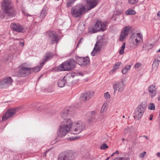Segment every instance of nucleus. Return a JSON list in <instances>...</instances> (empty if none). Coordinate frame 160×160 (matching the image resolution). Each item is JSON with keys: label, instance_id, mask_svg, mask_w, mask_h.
<instances>
[{"label": "nucleus", "instance_id": "obj_1", "mask_svg": "<svg viewBox=\"0 0 160 160\" xmlns=\"http://www.w3.org/2000/svg\"><path fill=\"white\" fill-rule=\"evenodd\" d=\"M76 62L72 59L67 60L58 67L57 69L59 71H70L74 68Z\"/></svg>", "mask_w": 160, "mask_h": 160}, {"label": "nucleus", "instance_id": "obj_2", "mask_svg": "<svg viewBox=\"0 0 160 160\" xmlns=\"http://www.w3.org/2000/svg\"><path fill=\"white\" fill-rule=\"evenodd\" d=\"M86 12L85 7L82 5L78 4L73 7L71 10V13L73 17H80Z\"/></svg>", "mask_w": 160, "mask_h": 160}, {"label": "nucleus", "instance_id": "obj_3", "mask_svg": "<svg viewBox=\"0 0 160 160\" xmlns=\"http://www.w3.org/2000/svg\"><path fill=\"white\" fill-rule=\"evenodd\" d=\"M85 127V124L82 122L80 121L75 122L73 123L70 133L73 134H79L83 130Z\"/></svg>", "mask_w": 160, "mask_h": 160}, {"label": "nucleus", "instance_id": "obj_4", "mask_svg": "<svg viewBox=\"0 0 160 160\" xmlns=\"http://www.w3.org/2000/svg\"><path fill=\"white\" fill-rule=\"evenodd\" d=\"M2 8L8 16H12L14 15V10L12 8L11 0H3Z\"/></svg>", "mask_w": 160, "mask_h": 160}, {"label": "nucleus", "instance_id": "obj_5", "mask_svg": "<svg viewBox=\"0 0 160 160\" xmlns=\"http://www.w3.org/2000/svg\"><path fill=\"white\" fill-rule=\"evenodd\" d=\"M105 24L99 20L97 21L94 26L88 28L89 32L94 33L99 31H104L106 29Z\"/></svg>", "mask_w": 160, "mask_h": 160}, {"label": "nucleus", "instance_id": "obj_6", "mask_svg": "<svg viewBox=\"0 0 160 160\" xmlns=\"http://www.w3.org/2000/svg\"><path fill=\"white\" fill-rule=\"evenodd\" d=\"M147 105L145 103L143 102L136 109L134 116L135 119L139 120L141 118L146 110Z\"/></svg>", "mask_w": 160, "mask_h": 160}, {"label": "nucleus", "instance_id": "obj_7", "mask_svg": "<svg viewBox=\"0 0 160 160\" xmlns=\"http://www.w3.org/2000/svg\"><path fill=\"white\" fill-rule=\"evenodd\" d=\"M74 155L72 151H64L59 155L58 160H72Z\"/></svg>", "mask_w": 160, "mask_h": 160}, {"label": "nucleus", "instance_id": "obj_8", "mask_svg": "<svg viewBox=\"0 0 160 160\" xmlns=\"http://www.w3.org/2000/svg\"><path fill=\"white\" fill-rule=\"evenodd\" d=\"M13 80L10 77H6L3 78L0 82V88H5L11 85Z\"/></svg>", "mask_w": 160, "mask_h": 160}, {"label": "nucleus", "instance_id": "obj_9", "mask_svg": "<svg viewBox=\"0 0 160 160\" xmlns=\"http://www.w3.org/2000/svg\"><path fill=\"white\" fill-rule=\"evenodd\" d=\"M31 72L32 70L31 69V68L25 67L22 66L19 68L18 74L19 77H24L29 75Z\"/></svg>", "mask_w": 160, "mask_h": 160}, {"label": "nucleus", "instance_id": "obj_10", "mask_svg": "<svg viewBox=\"0 0 160 160\" xmlns=\"http://www.w3.org/2000/svg\"><path fill=\"white\" fill-rule=\"evenodd\" d=\"M76 62L82 67H85L89 63V59L88 56L85 58L76 57Z\"/></svg>", "mask_w": 160, "mask_h": 160}, {"label": "nucleus", "instance_id": "obj_11", "mask_svg": "<svg viewBox=\"0 0 160 160\" xmlns=\"http://www.w3.org/2000/svg\"><path fill=\"white\" fill-rule=\"evenodd\" d=\"M47 35L49 37L48 40L51 42V44L58 43L59 39L54 31H48L47 32Z\"/></svg>", "mask_w": 160, "mask_h": 160}, {"label": "nucleus", "instance_id": "obj_12", "mask_svg": "<svg viewBox=\"0 0 160 160\" xmlns=\"http://www.w3.org/2000/svg\"><path fill=\"white\" fill-rule=\"evenodd\" d=\"M134 44L138 45L139 43L143 42L142 35L140 33H137L132 34L130 37Z\"/></svg>", "mask_w": 160, "mask_h": 160}, {"label": "nucleus", "instance_id": "obj_13", "mask_svg": "<svg viewBox=\"0 0 160 160\" xmlns=\"http://www.w3.org/2000/svg\"><path fill=\"white\" fill-rule=\"evenodd\" d=\"M18 108L9 109L3 115L2 118V120L5 121L9 118H12L13 115L18 111Z\"/></svg>", "mask_w": 160, "mask_h": 160}, {"label": "nucleus", "instance_id": "obj_14", "mask_svg": "<svg viewBox=\"0 0 160 160\" xmlns=\"http://www.w3.org/2000/svg\"><path fill=\"white\" fill-rule=\"evenodd\" d=\"M11 27L12 30L18 32H24L27 29L26 27L18 23H12L11 25Z\"/></svg>", "mask_w": 160, "mask_h": 160}, {"label": "nucleus", "instance_id": "obj_15", "mask_svg": "<svg viewBox=\"0 0 160 160\" xmlns=\"http://www.w3.org/2000/svg\"><path fill=\"white\" fill-rule=\"evenodd\" d=\"M68 128H66L64 126L62 125L59 126L57 134L59 137L62 138L65 136L67 133L69 132H70V130Z\"/></svg>", "mask_w": 160, "mask_h": 160}, {"label": "nucleus", "instance_id": "obj_16", "mask_svg": "<svg viewBox=\"0 0 160 160\" xmlns=\"http://www.w3.org/2000/svg\"><path fill=\"white\" fill-rule=\"evenodd\" d=\"M93 95L94 92H88L82 94L80 98V100L82 102L88 100L92 97Z\"/></svg>", "mask_w": 160, "mask_h": 160}, {"label": "nucleus", "instance_id": "obj_17", "mask_svg": "<svg viewBox=\"0 0 160 160\" xmlns=\"http://www.w3.org/2000/svg\"><path fill=\"white\" fill-rule=\"evenodd\" d=\"M123 81L121 80L120 82H117L113 85V87L114 89V92L118 90V92H122L124 88Z\"/></svg>", "mask_w": 160, "mask_h": 160}, {"label": "nucleus", "instance_id": "obj_18", "mask_svg": "<svg viewBox=\"0 0 160 160\" xmlns=\"http://www.w3.org/2000/svg\"><path fill=\"white\" fill-rule=\"evenodd\" d=\"M130 30L129 27L126 26L122 30L119 37L120 41H122L125 37L128 35Z\"/></svg>", "mask_w": 160, "mask_h": 160}, {"label": "nucleus", "instance_id": "obj_19", "mask_svg": "<svg viewBox=\"0 0 160 160\" xmlns=\"http://www.w3.org/2000/svg\"><path fill=\"white\" fill-rule=\"evenodd\" d=\"M102 46V43L101 42H97L95 45L93 51L91 53L92 56L95 55L96 53L99 52Z\"/></svg>", "mask_w": 160, "mask_h": 160}, {"label": "nucleus", "instance_id": "obj_20", "mask_svg": "<svg viewBox=\"0 0 160 160\" xmlns=\"http://www.w3.org/2000/svg\"><path fill=\"white\" fill-rule=\"evenodd\" d=\"M157 88L155 85H152L148 88L150 95L152 98L155 97L157 94Z\"/></svg>", "mask_w": 160, "mask_h": 160}, {"label": "nucleus", "instance_id": "obj_21", "mask_svg": "<svg viewBox=\"0 0 160 160\" xmlns=\"http://www.w3.org/2000/svg\"><path fill=\"white\" fill-rule=\"evenodd\" d=\"M61 124L64 126L66 128H68L69 129L71 130L73 123L72 121L70 119H64Z\"/></svg>", "mask_w": 160, "mask_h": 160}, {"label": "nucleus", "instance_id": "obj_22", "mask_svg": "<svg viewBox=\"0 0 160 160\" xmlns=\"http://www.w3.org/2000/svg\"><path fill=\"white\" fill-rule=\"evenodd\" d=\"M98 0H87V2L89 7V9L95 7L98 3Z\"/></svg>", "mask_w": 160, "mask_h": 160}, {"label": "nucleus", "instance_id": "obj_23", "mask_svg": "<svg viewBox=\"0 0 160 160\" xmlns=\"http://www.w3.org/2000/svg\"><path fill=\"white\" fill-rule=\"evenodd\" d=\"M67 77L65 76L62 78H60L58 81L57 84L58 86L60 88H62L64 87L67 83L66 80Z\"/></svg>", "mask_w": 160, "mask_h": 160}, {"label": "nucleus", "instance_id": "obj_24", "mask_svg": "<svg viewBox=\"0 0 160 160\" xmlns=\"http://www.w3.org/2000/svg\"><path fill=\"white\" fill-rule=\"evenodd\" d=\"M53 56V54L51 52H49L47 53L45 56V57L44 59V61L43 62H41V66H43L45 63L52 58Z\"/></svg>", "mask_w": 160, "mask_h": 160}, {"label": "nucleus", "instance_id": "obj_25", "mask_svg": "<svg viewBox=\"0 0 160 160\" xmlns=\"http://www.w3.org/2000/svg\"><path fill=\"white\" fill-rule=\"evenodd\" d=\"M160 62V57H158L155 59L152 65V68L157 69Z\"/></svg>", "mask_w": 160, "mask_h": 160}, {"label": "nucleus", "instance_id": "obj_26", "mask_svg": "<svg viewBox=\"0 0 160 160\" xmlns=\"http://www.w3.org/2000/svg\"><path fill=\"white\" fill-rule=\"evenodd\" d=\"M68 112L69 111L68 110H64L62 111L61 114V118L64 120L66 119V118L67 117Z\"/></svg>", "mask_w": 160, "mask_h": 160}, {"label": "nucleus", "instance_id": "obj_27", "mask_svg": "<svg viewBox=\"0 0 160 160\" xmlns=\"http://www.w3.org/2000/svg\"><path fill=\"white\" fill-rule=\"evenodd\" d=\"M42 66H41V62L40 64V66H37L33 68H31V69L32 70V72H38L41 70Z\"/></svg>", "mask_w": 160, "mask_h": 160}, {"label": "nucleus", "instance_id": "obj_28", "mask_svg": "<svg viewBox=\"0 0 160 160\" xmlns=\"http://www.w3.org/2000/svg\"><path fill=\"white\" fill-rule=\"evenodd\" d=\"M131 68L130 65H127L124 67L122 70V72L124 74H126L130 69Z\"/></svg>", "mask_w": 160, "mask_h": 160}, {"label": "nucleus", "instance_id": "obj_29", "mask_svg": "<svg viewBox=\"0 0 160 160\" xmlns=\"http://www.w3.org/2000/svg\"><path fill=\"white\" fill-rule=\"evenodd\" d=\"M47 14L46 9L44 8H43L40 14V17L41 18H43L45 17Z\"/></svg>", "mask_w": 160, "mask_h": 160}, {"label": "nucleus", "instance_id": "obj_30", "mask_svg": "<svg viewBox=\"0 0 160 160\" xmlns=\"http://www.w3.org/2000/svg\"><path fill=\"white\" fill-rule=\"evenodd\" d=\"M121 64V63L120 62L116 63L113 67V69L111 70V72H115L117 69L119 68V67Z\"/></svg>", "mask_w": 160, "mask_h": 160}, {"label": "nucleus", "instance_id": "obj_31", "mask_svg": "<svg viewBox=\"0 0 160 160\" xmlns=\"http://www.w3.org/2000/svg\"><path fill=\"white\" fill-rule=\"evenodd\" d=\"M126 15H134L136 13V12L133 10L130 9L127 10L125 12Z\"/></svg>", "mask_w": 160, "mask_h": 160}, {"label": "nucleus", "instance_id": "obj_32", "mask_svg": "<svg viewBox=\"0 0 160 160\" xmlns=\"http://www.w3.org/2000/svg\"><path fill=\"white\" fill-rule=\"evenodd\" d=\"M76 0H68V2L67 4V7L69 8L71 6V5L73 4Z\"/></svg>", "mask_w": 160, "mask_h": 160}, {"label": "nucleus", "instance_id": "obj_33", "mask_svg": "<svg viewBox=\"0 0 160 160\" xmlns=\"http://www.w3.org/2000/svg\"><path fill=\"white\" fill-rule=\"evenodd\" d=\"M125 43L123 42L122 44L120 50L119 51V54L120 55L124 53V50L125 48Z\"/></svg>", "mask_w": 160, "mask_h": 160}, {"label": "nucleus", "instance_id": "obj_34", "mask_svg": "<svg viewBox=\"0 0 160 160\" xmlns=\"http://www.w3.org/2000/svg\"><path fill=\"white\" fill-rule=\"evenodd\" d=\"M132 129V127H128L124 131V133L125 134L130 132Z\"/></svg>", "mask_w": 160, "mask_h": 160}, {"label": "nucleus", "instance_id": "obj_35", "mask_svg": "<svg viewBox=\"0 0 160 160\" xmlns=\"http://www.w3.org/2000/svg\"><path fill=\"white\" fill-rule=\"evenodd\" d=\"M108 107V104L107 103H104L102 106V108L101 109V113L103 112L105 110V109H106V108Z\"/></svg>", "mask_w": 160, "mask_h": 160}, {"label": "nucleus", "instance_id": "obj_36", "mask_svg": "<svg viewBox=\"0 0 160 160\" xmlns=\"http://www.w3.org/2000/svg\"><path fill=\"white\" fill-rule=\"evenodd\" d=\"M108 148V146H107L106 143H103L102 145L100 146V149H101L105 150Z\"/></svg>", "mask_w": 160, "mask_h": 160}, {"label": "nucleus", "instance_id": "obj_37", "mask_svg": "<svg viewBox=\"0 0 160 160\" xmlns=\"http://www.w3.org/2000/svg\"><path fill=\"white\" fill-rule=\"evenodd\" d=\"M148 108L151 110H153L155 109V106L154 104L151 103L148 106Z\"/></svg>", "mask_w": 160, "mask_h": 160}, {"label": "nucleus", "instance_id": "obj_38", "mask_svg": "<svg viewBox=\"0 0 160 160\" xmlns=\"http://www.w3.org/2000/svg\"><path fill=\"white\" fill-rule=\"evenodd\" d=\"M142 66V64L139 62H137L134 66V68H139Z\"/></svg>", "mask_w": 160, "mask_h": 160}, {"label": "nucleus", "instance_id": "obj_39", "mask_svg": "<svg viewBox=\"0 0 160 160\" xmlns=\"http://www.w3.org/2000/svg\"><path fill=\"white\" fill-rule=\"evenodd\" d=\"M104 96L105 99H108L110 98V95L108 92H107L104 93Z\"/></svg>", "mask_w": 160, "mask_h": 160}, {"label": "nucleus", "instance_id": "obj_40", "mask_svg": "<svg viewBox=\"0 0 160 160\" xmlns=\"http://www.w3.org/2000/svg\"><path fill=\"white\" fill-rule=\"evenodd\" d=\"M138 0H128L129 3L131 4H133L136 3Z\"/></svg>", "mask_w": 160, "mask_h": 160}, {"label": "nucleus", "instance_id": "obj_41", "mask_svg": "<svg viewBox=\"0 0 160 160\" xmlns=\"http://www.w3.org/2000/svg\"><path fill=\"white\" fill-rule=\"evenodd\" d=\"M146 152L144 151L141 154H140L139 155L140 158H143L144 157L145 155H146Z\"/></svg>", "mask_w": 160, "mask_h": 160}, {"label": "nucleus", "instance_id": "obj_42", "mask_svg": "<svg viewBox=\"0 0 160 160\" xmlns=\"http://www.w3.org/2000/svg\"><path fill=\"white\" fill-rule=\"evenodd\" d=\"M83 38H80L79 42H78L77 45V47L78 45H79V44L80 43H82L83 41Z\"/></svg>", "mask_w": 160, "mask_h": 160}, {"label": "nucleus", "instance_id": "obj_43", "mask_svg": "<svg viewBox=\"0 0 160 160\" xmlns=\"http://www.w3.org/2000/svg\"><path fill=\"white\" fill-rule=\"evenodd\" d=\"M119 153L118 151H116L115 152H113L112 154L111 155V157H112L114 154H118Z\"/></svg>", "mask_w": 160, "mask_h": 160}, {"label": "nucleus", "instance_id": "obj_44", "mask_svg": "<svg viewBox=\"0 0 160 160\" xmlns=\"http://www.w3.org/2000/svg\"><path fill=\"white\" fill-rule=\"evenodd\" d=\"M19 44L20 45H21L22 47L24 46V43L23 42H20Z\"/></svg>", "mask_w": 160, "mask_h": 160}, {"label": "nucleus", "instance_id": "obj_45", "mask_svg": "<svg viewBox=\"0 0 160 160\" xmlns=\"http://www.w3.org/2000/svg\"><path fill=\"white\" fill-rule=\"evenodd\" d=\"M95 113H96V112L94 111H92L91 112V114L92 115H94Z\"/></svg>", "mask_w": 160, "mask_h": 160}, {"label": "nucleus", "instance_id": "obj_46", "mask_svg": "<svg viewBox=\"0 0 160 160\" xmlns=\"http://www.w3.org/2000/svg\"><path fill=\"white\" fill-rule=\"evenodd\" d=\"M153 117V115L152 114H151L150 116V118H149V119L150 120H152V119Z\"/></svg>", "mask_w": 160, "mask_h": 160}, {"label": "nucleus", "instance_id": "obj_47", "mask_svg": "<svg viewBox=\"0 0 160 160\" xmlns=\"http://www.w3.org/2000/svg\"><path fill=\"white\" fill-rule=\"evenodd\" d=\"M149 46L150 47L148 48V50L150 49H151L152 47V44H150Z\"/></svg>", "mask_w": 160, "mask_h": 160}, {"label": "nucleus", "instance_id": "obj_48", "mask_svg": "<svg viewBox=\"0 0 160 160\" xmlns=\"http://www.w3.org/2000/svg\"><path fill=\"white\" fill-rule=\"evenodd\" d=\"M78 75H80L82 76L83 75V73L81 72H79L78 73Z\"/></svg>", "mask_w": 160, "mask_h": 160}, {"label": "nucleus", "instance_id": "obj_49", "mask_svg": "<svg viewBox=\"0 0 160 160\" xmlns=\"http://www.w3.org/2000/svg\"><path fill=\"white\" fill-rule=\"evenodd\" d=\"M157 15L158 17H160V11L158 12Z\"/></svg>", "mask_w": 160, "mask_h": 160}, {"label": "nucleus", "instance_id": "obj_50", "mask_svg": "<svg viewBox=\"0 0 160 160\" xmlns=\"http://www.w3.org/2000/svg\"><path fill=\"white\" fill-rule=\"evenodd\" d=\"M157 156L158 157L160 158V152H158L157 153Z\"/></svg>", "mask_w": 160, "mask_h": 160}, {"label": "nucleus", "instance_id": "obj_51", "mask_svg": "<svg viewBox=\"0 0 160 160\" xmlns=\"http://www.w3.org/2000/svg\"><path fill=\"white\" fill-rule=\"evenodd\" d=\"M48 151H46V152H44V155H43V156H46V154L47 153Z\"/></svg>", "mask_w": 160, "mask_h": 160}, {"label": "nucleus", "instance_id": "obj_52", "mask_svg": "<svg viewBox=\"0 0 160 160\" xmlns=\"http://www.w3.org/2000/svg\"><path fill=\"white\" fill-rule=\"evenodd\" d=\"M82 26H83V27H84V25H80L78 26V29H80V27H81Z\"/></svg>", "mask_w": 160, "mask_h": 160}, {"label": "nucleus", "instance_id": "obj_53", "mask_svg": "<svg viewBox=\"0 0 160 160\" xmlns=\"http://www.w3.org/2000/svg\"><path fill=\"white\" fill-rule=\"evenodd\" d=\"M143 137H144L147 139H148V137H147L146 136H145V135L143 136Z\"/></svg>", "mask_w": 160, "mask_h": 160}, {"label": "nucleus", "instance_id": "obj_54", "mask_svg": "<svg viewBox=\"0 0 160 160\" xmlns=\"http://www.w3.org/2000/svg\"><path fill=\"white\" fill-rule=\"evenodd\" d=\"M26 15L27 16H31V15L29 14H26Z\"/></svg>", "mask_w": 160, "mask_h": 160}, {"label": "nucleus", "instance_id": "obj_55", "mask_svg": "<svg viewBox=\"0 0 160 160\" xmlns=\"http://www.w3.org/2000/svg\"><path fill=\"white\" fill-rule=\"evenodd\" d=\"M158 100H160V95L159 96L158 98Z\"/></svg>", "mask_w": 160, "mask_h": 160}, {"label": "nucleus", "instance_id": "obj_56", "mask_svg": "<svg viewBox=\"0 0 160 160\" xmlns=\"http://www.w3.org/2000/svg\"><path fill=\"white\" fill-rule=\"evenodd\" d=\"M109 158V157H108L105 160H108Z\"/></svg>", "mask_w": 160, "mask_h": 160}, {"label": "nucleus", "instance_id": "obj_57", "mask_svg": "<svg viewBox=\"0 0 160 160\" xmlns=\"http://www.w3.org/2000/svg\"><path fill=\"white\" fill-rule=\"evenodd\" d=\"M143 49L144 50H146V49H145L144 48V46H143Z\"/></svg>", "mask_w": 160, "mask_h": 160}, {"label": "nucleus", "instance_id": "obj_58", "mask_svg": "<svg viewBox=\"0 0 160 160\" xmlns=\"http://www.w3.org/2000/svg\"><path fill=\"white\" fill-rule=\"evenodd\" d=\"M157 52H160V48L157 51Z\"/></svg>", "mask_w": 160, "mask_h": 160}, {"label": "nucleus", "instance_id": "obj_59", "mask_svg": "<svg viewBox=\"0 0 160 160\" xmlns=\"http://www.w3.org/2000/svg\"><path fill=\"white\" fill-rule=\"evenodd\" d=\"M122 117H123V118H125V116L123 115V116Z\"/></svg>", "mask_w": 160, "mask_h": 160}, {"label": "nucleus", "instance_id": "obj_60", "mask_svg": "<svg viewBox=\"0 0 160 160\" xmlns=\"http://www.w3.org/2000/svg\"><path fill=\"white\" fill-rule=\"evenodd\" d=\"M42 76V75L40 76L39 77V79Z\"/></svg>", "mask_w": 160, "mask_h": 160}, {"label": "nucleus", "instance_id": "obj_61", "mask_svg": "<svg viewBox=\"0 0 160 160\" xmlns=\"http://www.w3.org/2000/svg\"><path fill=\"white\" fill-rule=\"evenodd\" d=\"M124 140H125L124 138H123V139H122V141H124Z\"/></svg>", "mask_w": 160, "mask_h": 160}, {"label": "nucleus", "instance_id": "obj_62", "mask_svg": "<svg viewBox=\"0 0 160 160\" xmlns=\"http://www.w3.org/2000/svg\"><path fill=\"white\" fill-rule=\"evenodd\" d=\"M56 141H55V142H54V143H56Z\"/></svg>", "mask_w": 160, "mask_h": 160}, {"label": "nucleus", "instance_id": "obj_63", "mask_svg": "<svg viewBox=\"0 0 160 160\" xmlns=\"http://www.w3.org/2000/svg\"><path fill=\"white\" fill-rule=\"evenodd\" d=\"M48 150H50V149H48Z\"/></svg>", "mask_w": 160, "mask_h": 160}, {"label": "nucleus", "instance_id": "obj_64", "mask_svg": "<svg viewBox=\"0 0 160 160\" xmlns=\"http://www.w3.org/2000/svg\"><path fill=\"white\" fill-rule=\"evenodd\" d=\"M71 140H72L73 139H70Z\"/></svg>", "mask_w": 160, "mask_h": 160}]
</instances>
